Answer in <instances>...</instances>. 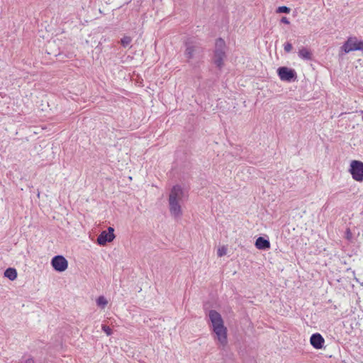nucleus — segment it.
Wrapping results in <instances>:
<instances>
[{
	"instance_id": "obj_12",
	"label": "nucleus",
	"mask_w": 363,
	"mask_h": 363,
	"mask_svg": "<svg viewBox=\"0 0 363 363\" xmlns=\"http://www.w3.org/2000/svg\"><path fill=\"white\" fill-rule=\"evenodd\" d=\"M4 276L11 281H13L17 277V272L13 268H8L4 272Z\"/></svg>"
},
{
	"instance_id": "obj_3",
	"label": "nucleus",
	"mask_w": 363,
	"mask_h": 363,
	"mask_svg": "<svg viewBox=\"0 0 363 363\" xmlns=\"http://www.w3.org/2000/svg\"><path fill=\"white\" fill-rule=\"evenodd\" d=\"M342 49L346 53L354 50H363V40H358L356 38H349Z\"/></svg>"
},
{
	"instance_id": "obj_6",
	"label": "nucleus",
	"mask_w": 363,
	"mask_h": 363,
	"mask_svg": "<svg viewBox=\"0 0 363 363\" xmlns=\"http://www.w3.org/2000/svg\"><path fill=\"white\" fill-rule=\"evenodd\" d=\"M108 230L102 231L97 238V243L99 245H106V243L110 242L115 238L114 230L115 228H107Z\"/></svg>"
},
{
	"instance_id": "obj_2",
	"label": "nucleus",
	"mask_w": 363,
	"mask_h": 363,
	"mask_svg": "<svg viewBox=\"0 0 363 363\" xmlns=\"http://www.w3.org/2000/svg\"><path fill=\"white\" fill-rule=\"evenodd\" d=\"M209 318L216 339L221 345L225 346L227 344V329L223 325L220 314L215 310H211L209 311Z\"/></svg>"
},
{
	"instance_id": "obj_4",
	"label": "nucleus",
	"mask_w": 363,
	"mask_h": 363,
	"mask_svg": "<svg viewBox=\"0 0 363 363\" xmlns=\"http://www.w3.org/2000/svg\"><path fill=\"white\" fill-rule=\"evenodd\" d=\"M352 178L357 181L363 180V163L359 161L354 160L350 164V170Z\"/></svg>"
},
{
	"instance_id": "obj_10",
	"label": "nucleus",
	"mask_w": 363,
	"mask_h": 363,
	"mask_svg": "<svg viewBox=\"0 0 363 363\" xmlns=\"http://www.w3.org/2000/svg\"><path fill=\"white\" fill-rule=\"evenodd\" d=\"M225 57V51L224 52L215 51L213 61L217 67H221L223 65Z\"/></svg>"
},
{
	"instance_id": "obj_18",
	"label": "nucleus",
	"mask_w": 363,
	"mask_h": 363,
	"mask_svg": "<svg viewBox=\"0 0 363 363\" xmlns=\"http://www.w3.org/2000/svg\"><path fill=\"white\" fill-rule=\"evenodd\" d=\"M193 48L191 47H188L186 50V52H185V55L186 56L187 58H191L192 57V53H193Z\"/></svg>"
},
{
	"instance_id": "obj_22",
	"label": "nucleus",
	"mask_w": 363,
	"mask_h": 363,
	"mask_svg": "<svg viewBox=\"0 0 363 363\" xmlns=\"http://www.w3.org/2000/svg\"><path fill=\"white\" fill-rule=\"evenodd\" d=\"M346 237L349 240L352 238V233L350 230V228H347V231H346Z\"/></svg>"
},
{
	"instance_id": "obj_14",
	"label": "nucleus",
	"mask_w": 363,
	"mask_h": 363,
	"mask_svg": "<svg viewBox=\"0 0 363 363\" xmlns=\"http://www.w3.org/2000/svg\"><path fill=\"white\" fill-rule=\"evenodd\" d=\"M96 304L98 306L104 308L108 304V301L104 296H100L96 299Z\"/></svg>"
},
{
	"instance_id": "obj_5",
	"label": "nucleus",
	"mask_w": 363,
	"mask_h": 363,
	"mask_svg": "<svg viewBox=\"0 0 363 363\" xmlns=\"http://www.w3.org/2000/svg\"><path fill=\"white\" fill-rule=\"evenodd\" d=\"M51 264L57 272H62L68 267L67 260L62 255H56L51 260Z\"/></svg>"
},
{
	"instance_id": "obj_13",
	"label": "nucleus",
	"mask_w": 363,
	"mask_h": 363,
	"mask_svg": "<svg viewBox=\"0 0 363 363\" xmlns=\"http://www.w3.org/2000/svg\"><path fill=\"white\" fill-rule=\"evenodd\" d=\"M225 41L223 39H221V38L218 39L216 41L215 51L224 52L225 51Z\"/></svg>"
},
{
	"instance_id": "obj_7",
	"label": "nucleus",
	"mask_w": 363,
	"mask_h": 363,
	"mask_svg": "<svg viewBox=\"0 0 363 363\" xmlns=\"http://www.w3.org/2000/svg\"><path fill=\"white\" fill-rule=\"evenodd\" d=\"M277 74L281 81L291 82L296 77V72L286 67H281L277 69Z\"/></svg>"
},
{
	"instance_id": "obj_11",
	"label": "nucleus",
	"mask_w": 363,
	"mask_h": 363,
	"mask_svg": "<svg viewBox=\"0 0 363 363\" xmlns=\"http://www.w3.org/2000/svg\"><path fill=\"white\" fill-rule=\"evenodd\" d=\"M298 57L303 60H310L312 58L311 51L306 48H302L298 50Z\"/></svg>"
},
{
	"instance_id": "obj_21",
	"label": "nucleus",
	"mask_w": 363,
	"mask_h": 363,
	"mask_svg": "<svg viewBox=\"0 0 363 363\" xmlns=\"http://www.w3.org/2000/svg\"><path fill=\"white\" fill-rule=\"evenodd\" d=\"M281 22L287 25L290 23L289 19L286 17H282L281 19Z\"/></svg>"
},
{
	"instance_id": "obj_1",
	"label": "nucleus",
	"mask_w": 363,
	"mask_h": 363,
	"mask_svg": "<svg viewBox=\"0 0 363 363\" xmlns=\"http://www.w3.org/2000/svg\"><path fill=\"white\" fill-rule=\"evenodd\" d=\"M186 193L179 185L174 186L169 195V208L170 214L176 218H181L183 214L182 204L186 198Z\"/></svg>"
},
{
	"instance_id": "obj_9",
	"label": "nucleus",
	"mask_w": 363,
	"mask_h": 363,
	"mask_svg": "<svg viewBox=\"0 0 363 363\" xmlns=\"http://www.w3.org/2000/svg\"><path fill=\"white\" fill-rule=\"evenodd\" d=\"M255 247L258 250H266L270 248V242L267 236L264 237H259L255 244Z\"/></svg>"
},
{
	"instance_id": "obj_16",
	"label": "nucleus",
	"mask_w": 363,
	"mask_h": 363,
	"mask_svg": "<svg viewBox=\"0 0 363 363\" xmlns=\"http://www.w3.org/2000/svg\"><path fill=\"white\" fill-rule=\"evenodd\" d=\"M290 11H291V9L289 7L282 6L278 7L276 11L278 13H289L290 12Z\"/></svg>"
},
{
	"instance_id": "obj_15",
	"label": "nucleus",
	"mask_w": 363,
	"mask_h": 363,
	"mask_svg": "<svg viewBox=\"0 0 363 363\" xmlns=\"http://www.w3.org/2000/svg\"><path fill=\"white\" fill-rule=\"evenodd\" d=\"M132 41V39L129 36H124L121 40V45L126 48L128 47L130 43Z\"/></svg>"
},
{
	"instance_id": "obj_19",
	"label": "nucleus",
	"mask_w": 363,
	"mask_h": 363,
	"mask_svg": "<svg viewBox=\"0 0 363 363\" xmlns=\"http://www.w3.org/2000/svg\"><path fill=\"white\" fill-rule=\"evenodd\" d=\"M102 330L104 332L106 333L107 335H110L112 334V330L106 325H102Z\"/></svg>"
},
{
	"instance_id": "obj_23",
	"label": "nucleus",
	"mask_w": 363,
	"mask_h": 363,
	"mask_svg": "<svg viewBox=\"0 0 363 363\" xmlns=\"http://www.w3.org/2000/svg\"><path fill=\"white\" fill-rule=\"evenodd\" d=\"M26 363H33V359H28Z\"/></svg>"
},
{
	"instance_id": "obj_20",
	"label": "nucleus",
	"mask_w": 363,
	"mask_h": 363,
	"mask_svg": "<svg viewBox=\"0 0 363 363\" xmlns=\"http://www.w3.org/2000/svg\"><path fill=\"white\" fill-rule=\"evenodd\" d=\"M284 50L286 52H291V50H292V45L289 43H286L284 44Z\"/></svg>"
},
{
	"instance_id": "obj_17",
	"label": "nucleus",
	"mask_w": 363,
	"mask_h": 363,
	"mask_svg": "<svg viewBox=\"0 0 363 363\" xmlns=\"http://www.w3.org/2000/svg\"><path fill=\"white\" fill-rule=\"evenodd\" d=\"M226 253H227V247L223 245L218 249V251H217L218 257H221L224 256L225 255H226Z\"/></svg>"
},
{
	"instance_id": "obj_24",
	"label": "nucleus",
	"mask_w": 363,
	"mask_h": 363,
	"mask_svg": "<svg viewBox=\"0 0 363 363\" xmlns=\"http://www.w3.org/2000/svg\"><path fill=\"white\" fill-rule=\"evenodd\" d=\"M362 114V120H363V111H361Z\"/></svg>"
},
{
	"instance_id": "obj_8",
	"label": "nucleus",
	"mask_w": 363,
	"mask_h": 363,
	"mask_svg": "<svg viewBox=\"0 0 363 363\" xmlns=\"http://www.w3.org/2000/svg\"><path fill=\"white\" fill-rule=\"evenodd\" d=\"M310 342L315 349L320 350L323 347L325 340L320 333H314L311 336Z\"/></svg>"
}]
</instances>
